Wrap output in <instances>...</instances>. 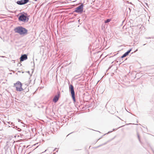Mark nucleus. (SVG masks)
<instances>
[{"label": "nucleus", "instance_id": "nucleus-1", "mask_svg": "<svg viewBox=\"0 0 154 154\" xmlns=\"http://www.w3.org/2000/svg\"><path fill=\"white\" fill-rule=\"evenodd\" d=\"M14 30L15 32L19 33L20 35H26L28 34V30L21 26L16 27Z\"/></svg>", "mask_w": 154, "mask_h": 154}, {"label": "nucleus", "instance_id": "nucleus-2", "mask_svg": "<svg viewBox=\"0 0 154 154\" xmlns=\"http://www.w3.org/2000/svg\"><path fill=\"white\" fill-rule=\"evenodd\" d=\"M20 15L18 18V20L20 21H22L24 23L27 22L29 19V16L28 15L27 13L25 12L20 13Z\"/></svg>", "mask_w": 154, "mask_h": 154}, {"label": "nucleus", "instance_id": "nucleus-3", "mask_svg": "<svg viewBox=\"0 0 154 154\" xmlns=\"http://www.w3.org/2000/svg\"><path fill=\"white\" fill-rule=\"evenodd\" d=\"M69 92L71 93V96L73 102L75 103L76 102L75 92L74 86L70 84L69 85Z\"/></svg>", "mask_w": 154, "mask_h": 154}, {"label": "nucleus", "instance_id": "nucleus-4", "mask_svg": "<svg viewBox=\"0 0 154 154\" xmlns=\"http://www.w3.org/2000/svg\"><path fill=\"white\" fill-rule=\"evenodd\" d=\"M22 86V84L20 81H18L16 83H14V87H15L16 90L17 91H21L23 90Z\"/></svg>", "mask_w": 154, "mask_h": 154}, {"label": "nucleus", "instance_id": "nucleus-5", "mask_svg": "<svg viewBox=\"0 0 154 154\" xmlns=\"http://www.w3.org/2000/svg\"><path fill=\"white\" fill-rule=\"evenodd\" d=\"M84 6V4L81 3L80 5L75 9L74 12L79 14H81L83 12Z\"/></svg>", "mask_w": 154, "mask_h": 154}, {"label": "nucleus", "instance_id": "nucleus-6", "mask_svg": "<svg viewBox=\"0 0 154 154\" xmlns=\"http://www.w3.org/2000/svg\"><path fill=\"white\" fill-rule=\"evenodd\" d=\"M60 95V91L57 92V94L56 95L53 99V101L55 103H56L58 101Z\"/></svg>", "mask_w": 154, "mask_h": 154}, {"label": "nucleus", "instance_id": "nucleus-7", "mask_svg": "<svg viewBox=\"0 0 154 154\" xmlns=\"http://www.w3.org/2000/svg\"><path fill=\"white\" fill-rule=\"evenodd\" d=\"M29 1V0H21L16 2V3L19 5H22L27 3Z\"/></svg>", "mask_w": 154, "mask_h": 154}, {"label": "nucleus", "instance_id": "nucleus-8", "mask_svg": "<svg viewBox=\"0 0 154 154\" xmlns=\"http://www.w3.org/2000/svg\"><path fill=\"white\" fill-rule=\"evenodd\" d=\"M27 59V55L26 54H22L20 57V60L21 61H23Z\"/></svg>", "mask_w": 154, "mask_h": 154}, {"label": "nucleus", "instance_id": "nucleus-9", "mask_svg": "<svg viewBox=\"0 0 154 154\" xmlns=\"http://www.w3.org/2000/svg\"><path fill=\"white\" fill-rule=\"evenodd\" d=\"M132 50L131 49H129V50H128L127 52H125L120 57L121 59H122L125 57H126V56H127L128 54H129V53L131 52Z\"/></svg>", "mask_w": 154, "mask_h": 154}, {"label": "nucleus", "instance_id": "nucleus-10", "mask_svg": "<svg viewBox=\"0 0 154 154\" xmlns=\"http://www.w3.org/2000/svg\"><path fill=\"white\" fill-rule=\"evenodd\" d=\"M6 136L5 137V139L7 140V142H8L12 139V136L11 135H6Z\"/></svg>", "mask_w": 154, "mask_h": 154}, {"label": "nucleus", "instance_id": "nucleus-11", "mask_svg": "<svg viewBox=\"0 0 154 154\" xmlns=\"http://www.w3.org/2000/svg\"><path fill=\"white\" fill-rule=\"evenodd\" d=\"M137 135H140L142 133V129L141 128H138L137 130Z\"/></svg>", "mask_w": 154, "mask_h": 154}, {"label": "nucleus", "instance_id": "nucleus-12", "mask_svg": "<svg viewBox=\"0 0 154 154\" xmlns=\"http://www.w3.org/2000/svg\"><path fill=\"white\" fill-rule=\"evenodd\" d=\"M11 127H12L13 128H15L16 130H17L18 131H20L21 130V129L18 128L17 126H14V125H12Z\"/></svg>", "mask_w": 154, "mask_h": 154}, {"label": "nucleus", "instance_id": "nucleus-13", "mask_svg": "<svg viewBox=\"0 0 154 154\" xmlns=\"http://www.w3.org/2000/svg\"><path fill=\"white\" fill-rule=\"evenodd\" d=\"M111 20V19H108L105 21L104 22L105 23H107L110 22Z\"/></svg>", "mask_w": 154, "mask_h": 154}, {"label": "nucleus", "instance_id": "nucleus-14", "mask_svg": "<svg viewBox=\"0 0 154 154\" xmlns=\"http://www.w3.org/2000/svg\"><path fill=\"white\" fill-rule=\"evenodd\" d=\"M24 91V92H25L26 93L28 92L29 91V89L28 88H25V89H23V90Z\"/></svg>", "mask_w": 154, "mask_h": 154}, {"label": "nucleus", "instance_id": "nucleus-15", "mask_svg": "<svg viewBox=\"0 0 154 154\" xmlns=\"http://www.w3.org/2000/svg\"><path fill=\"white\" fill-rule=\"evenodd\" d=\"M92 130L93 131L97 133H94L93 134H99L100 133V132H99V131H94V130Z\"/></svg>", "mask_w": 154, "mask_h": 154}, {"label": "nucleus", "instance_id": "nucleus-16", "mask_svg": "<svg viewBox=\"0 0 154 154\" xmlns=\"http://www.w3.org/2000/svg\"><path fill=\"white\" fill-rule=\"evenodd\" d=\"M40 144V143H37L35 144L34 145H32V146H34L37 145V147H38V146H39V145Z\"/></svg>", "mask_w": 154, "mask_h": 154}, {"label": "nucleus", "instance_id": "nucleus-17", "mask_svg": "<svg viewBox=\"0 0 154 154\" xmlns=\"http://www.w3.org/2000/svg\"><path fill=\"white\" fill-rule=\"evenodd\" d=\"M31 81H32V80H31H31H29V85H30V86H31L32 85V84H30V83H31Z\"/></svg>", "mask_w": 154, "mask_h": 154}, {"label": "nucleus", "instance_id": "nucleus-18", "mask_svg": "<svg viewBox=\"0 0 154 154\" xmlns=\"http://www.w3.org/2000/svg\"><path fill=\"white\" fill-rule=\"evenodd\" d=\"M112 131H109L107 133L104 134L103 135H106L107 134H108L110 133Z\"/></svg>", "mask_w": 154, "mask_h": 154}, {"label": "nucleus", "instance_id": "nucleus-19", "mask_svg": "<svg viewBox=\"0 0 154 154\" xmlns=\"http://www.w3.org/2000/svg\"><path fill=\"white\" fill-rule=\"evenodd\" d=\"M137 137H138V138L139 141L140 142V143H141V141H140V135H137Z\"/></svg>", "mask_w": 154, "mask_h": 154}, {"label": "nucleus", "instance_id": "nucleus-20", "mask_svg": "<svg viewBox=\"0 0 154 154\" xmlns=\"http://www.w3.org/2000/svg\"><path fill=\"white\" fill-rule=\"evenodd\" d=\"M113 65L112 64V65H111V66H109V68H108V69H110L112 68V66Z\"/></svg>", "mask_w": 154, "mask_h": 154}, {"label": "nucleus", "instance_id": "nucleus-21", "mask_svg": "<svg viewBox=\"0 0 154 154\" xmlns=\"http://www.w3.org/2000/svg\"><path fill=\"white\" fill-rule=\"evenodd\" d=\"M106 143H104V144H103L102 145H105V144H106ZM101 146V145H99V146H97V147H96V148H98V147H99L100 146Z\"/></svg>", "mask_w": 154, "mask_h": 154}, {"label": "nucleus", "instance_id": "nucleus-22", "mask_svg": "<svg viewBox=\"0 0 154 154\" xmlns=\"http://www.w3.org/2000/svg\"><path fill=\"white\" fill-rule=\"evenodd\" d=\"M127 3H129V4L132 5V3L131 2H129L128 1H127Z\"/></svg>", "mask_w": 154, "mask_h": 154}, {"label": "nucleus", "instance_id": "nucleus-23", "mask_svg": "<svg viewBox=\"0 0 154 154\" xmlns=\"http://www.w3.org/2000/svg\"><path fill=\"white\" fill-rule=\"evenodd\" d=\"M0 57H3V58H4V57H5L4 56H0Z\"/></svg>", "mask_w": 154, "mask_h": 154}, {"label": "nucleus", "instance_id": "nucleus-24", "mask_svg": "<svg viewBox=\"0 0 154 154\" xmlns=\"http://www.w3.org/2000/svg\"><path fill=\"white\" fill-rule=\"evenodd\" d=\"M74 133V132H72L70 133H69V134H68V135H70L71 134H72V133Z\"/></svg>", "mask_w": 154, "mask_h": 154}, {"label": "nucleus", "instance_id": "nucleus-25", "mask_svg": "<svg viewBox=\"0 0 154 154\" xmlns=\"http://www.w3.org/2000/svg\"><path fill=\"white\" fill-rule=\"evenodd\" d=\"M18 120L19 122H20L21 121V120L19 119H18Z\"/></svg>", "mask_w": 154, "mask_h": 154}, {"label": "nucleus", "instance_id": "nucleus-26", "mask_svg": "<svg viewBox=\"0 0 154 154\" xmlns=\"http://www.w3.org/2000/svg\"><path fill=\"white\" fill-rule=\"evenodd\" d=\"M6 126L7 127L8 126V127H11V126H10V125H8V126Z\"/></svg>", "mask_w": 154, "mask_h": 154}, {"label": "nucleus", "instance_id": "nucleus-27", "mask_svg": "<svg viewBox=\"0 0 154 154\" xmlns=\"http://www.w3.org/2000/svg\"><path fill=\"white\" fill-rule=\"evenodd\" d=\"M146 39H149V38H151L150 37H146Z\"/></svg>", "mask_w": 154, "mask_h": 154}, {"label": "nucleus", "instance_id": "nucleus-28", "mask_svg": "<svg viewBox=\"0 0 154 154\" xmlns=\"http://www.w3.org/2000/svg\"><path fill=\"white\" fill-rule=\"evenodd\" d=\"M33 66H34V67H35V63H34V62H33Z\"/></svg>", "mask_w": 154, "mask_h": 154}, {"label": "nucleus", "instance_id": "nucleus-29", "mask_svg": "<svg viewBox=\"0 0 154 154\" xmlns=\"http://www.w3.org/2000/svg\"><path fill=\"white\" fill-rule=\"evenodd\" d=\"M27 72L28 73H29V74H30V72L29 71H28Z\"/></svg>", "mask_w": 154, "mask_h": 154}, {"label": "nucleus", "instance_id": "nucleus-30", "mask_svg": "<svg viewBox=\"0 0 154 154\" xmlns=\"http://www.w3.org/2000/svg\"><path fill=\"white\" fill-rule=\"evenodd\" d=\"M56 149H57V148H55V149L53 151H54L56 150Z\"/></svg>", "mask_w": 154, "mask_h": 154}, {"label": "nucleus", "instance_id": "nucleus-31", "mask_svg": "<svg viewBox=\"0 0 154 154\" xmlns=\"http://www.w3.org/2000/svg\"><path fill=\"white\" fill-rule=\"evenodd\" d=\"M137 51V49L136 50L134 51V52H136V51Z\"/></svg>", "mask_w": 154, "mask_h": 154}, {"label": "nucleus", "instance_id": "nucleus-32", "mask_svg": "<svg viewBox=\"0 0 154 154\" xmlns=\"http://www.w3.org/2000/svg\"><path fill=\"white\" fill-rule=\"evenodd\" d=\"M29 146H30V145H28V146H27L26 147V148H28Z\"/></svg>", "mask_w": 154, "mask_h": 154}, {"label": "nucleus", "instance_id": "nucleus-33", "mask_svg": "<svg viewBox=\"0 0 154 154\" xmlns=\"http://www.w3.org/2000/svg\"><path fill=\"white\" fill-rule=\"evenodd\" d=\"M152 151H153V153H154V150L153 149H152Z\"/></svg>", "mask_w": 154, "mask_h": 154}, {"label": "nucleus", "instance_id": "nucleus-34", "mask_svg": "<svg viewBox=\"0 0 154 154\" xmlns=\"http://www.w3.org/2000/svg\"><path fill=\"white\" fill-rule=\"evenodd\" d=\"M46 150H45V151L44 152H42L43 153V152H45L46 151Z\"/></svg>", "mask_w": 154, "mask_h": 154}, {"label": "nucleus", "instance_id": "nucleus-35", "mask_svg": "<svg viewBox=\"0 0 154 154\" xmlns=\"http://www.w3.org/2000/svg\"><path fill=\"white\" fill-rule=\"evenodd\" d=\"M10 122H8V123H9V124H10Z\"/></svg>", "mask_w": 154, "mask_h": 154}, {"label": "nucleus", "instance_id": "nucleus-36", "mask_svg": "<svg viewBox=\"0 0 154 154\" xmlns=\"http://www.w3.org/2000/svg\"><path fill=\"white\" fill-rule=\"evenodd\" d=\"M14 137H16L17 135H14Z\"/></svg>", "mask_w": 154, "mask_h": 154}, {"label": "nucleus", "instance_id": "nucleus-37", "mask_svg": "<svg viewBox=\"0 0 154 154\" xmlns=\"http://www.w3.org/2000/svg\"><path fill=\"white\" fill-rule=\"evenodd\" d=\"M23 147H25V145H24V146H23Z\"/></svg>", "mask_w": 154, "mask_h": 154}, {"label": "nucleus", "instance_id": "nucleus-38", "mask_svg": "<svg viewBox=\"0 0 154 154\" xmlns=\"http://www.w3.org/2000/svg\"><path fill=\"white\" fill-rule=\"evenodd\" d=\"M11 125H12L13 124V123H12V122H11Z\"/></svg>", "mask_w": 154, "mask_h": 154}, {"label": "nucleus", "instance_id": "nucleus-39", "mask_svg": "<svg viewBox=\"0 0 154 154\" xmlns=\"http://www.w3.org/2000/svg\"><path fill=\"white\" fill-rule=\"evenodd\" d=\"M80 20H78V22H79Z\"/></svg>", "mask_w": 154, "mask_h": 154}, {"label": "nucleus", "instance_id": "nucleus-40", "mask_svg": "<svg viewBox=\"0 0 154 154\" xmlns=\"http://www.w3.org/2000/svg\"><path fill=\"white\" fill-rule=\"evenodd\" d=\"M101 138V137L100 138H99V139L98 140H99Z\"/></svg>", "mask_w": 154, "mask_h": 154}, {"label": "nucleus", "instance_id": "nucleus-41", "mask_svg": "<svg viewBox=\"0 0 154 154\" xmlns=\"http://www.w3.org/2000/svg\"><path fill=\"white\" fill-rule=\"evenodd\" d=\"M146 44H143V45H145Z\"/></svg>", "mask_w": 154, "mask_h": 154}, {"label": "nucleus", "instance_id": "nucleus-42", "mask_svg": "<svg viewBox=\"0 0 154 154\" xmlns=\"http://www.w3.org/2000/svg\"><path fill=\"white\" fill-rule=\"evenodd\" d=\"M113 63V62H112V64Z\"/></svg>", "mask_w": 154, "mask_h": 154}, {"label": "nucleus", "instance_id": "nucleus-43", "mask_svg": "<svg viewBox=\"0 0 154 154\" xmlns=\"http://www.w3.org/2000/svg\"><path fill=\"white\" fill-rule=\"evenodd\" d=\"M114 130H115V129H113V131H114Z\"/></svg>", "mask_w": 154, "mask_h": 154}, {"label": "nucleus", "instance_id": "nucleus-44", "mask_svg": "<svg viewBox=\"0 0 154 154\" xmlns=\"http://www.w3.org/2000/svg\"><path fill=\"white\" fill-rule=\"evenodd\" d=\"M129 9L130 10H131V9H130V8H129Z\"/></svg>", "mask_w": 154, "mask_h": 154}, {"label": "nucleus", "instance_id": "nucleus-45", "mask_svg": "<svg viewBox=\"0 0 154 154\" xmlns=\"http://www.w3.org/2000/svg\"><path fill=\"white\" fill-rule=\"evenodd\" d=\"M19 136V135H17V137H18Z\"/></svg>", "mask_w": 154, "mask_h": 154}, {"label": "nucleus", "instance_id": "nucleus-46", "mask_svg": "<svg viewBox=\"0 0 154 154\" xmlns=\"http://www.w3.org/2000/svg\"><path fill=\"white\" fill-rule=\"evenodd\" d=\"M112 131L111 132H112V131H113V130H112Z\"/></svg>", "mask_w": 154, "mask_h": 154}]
</instances>
